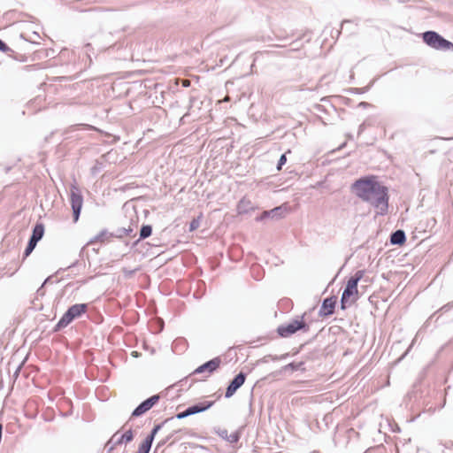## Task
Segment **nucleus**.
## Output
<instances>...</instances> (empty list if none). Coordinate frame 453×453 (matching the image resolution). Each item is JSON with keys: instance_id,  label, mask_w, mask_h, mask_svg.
I'll use <instances>...</instances> for the list:
<instances>
[{"instance_id": "4", "label": "nucleus", "mask_w": 453, "mask_h": 453, "mask_svg": "<svg viewBox=\"0 0 453 453\" xmlns=\"http://www.w3.org/2000/svg\"><path fill=\"white\" fill-rule=\"evenodd\" d=\"M88 310V304L78 303L71 306L67 311L63 315L58 323V327H65L69 325L74 319L84 314Z\"/></svg>"}, {"instance_id": "22", "label": "nucleus", "mask_w": 453, "mask_h": 453, "mask_svg": "<svg viewBox=\"0 0 453 453\" xmlns=\"http://www.w3.org/2000/svg\"><path fill=\"white\" fill-rule=\"evenodd\" d=\"M296 365H294V364H289V365H286V366L284 367V369H285V370H287L288 368H291L292 370H294V369H296Z\"/></svg>"}, {"instance_id": "7", "label": "nucleus", "mask_w": 453, "mask_h": 453, "mask_svg": "<svg viewBox=\"0 0 453 453\" xmlns=\"http://www.w3.org/2000/svg\"><path fill=\"white\" fill-rule=\"evenodd\" d=\"M213 403H214V402H212V401H206V402L200 403L196 405L190 406L186 411L178 413L176 415V418L178 419H182L188 416H190V415H193L196 413H199V412H203V411L208 410L209 408H211L213 405Z\"/></svg>"}, {"instance_id": "23", "label": "nucleus", "mask_w": 453, "mask_h": 453, "mask_svg": "<svg viewBox=\"0 0 453 453\" xmlns=\"http://www.w3.org/2000/svg\"><path fill=\"white\" fill-rule=\"evenodd\" d=\"M97 239H99V237H96L95 241H90V243L96 242Z\"/></svg>"}, {"instance_id": "16", "label": "nucleus", "mask_w": 453, "mask_h": 453, "mask_svg": "<svg viewBox=\"0 0 453 453\" xmlns=\"http://www.w3.org/2000/svg\"><path fill=\"white\" fill-rule=\"evenodd\" d=\"M201 219H202V213L197 218L193 219V220L190 222V225H189L190 232L196 230L200 226Z\"/></svg>"}, {"instance_id": "5", "label": "nucleus", "mask_w": 453, "mask_h": 453, "mask_svg": "<svg viewBox=\"0 0 453 453\" xmlns=\"http://www.w3.org/2000/svg\"><path fill=\"white\" fill-rule=\"evenodd\" d=\"M70 203L73 212V219L76 222L79 219L83 204L81 191L76 185H73L70 188Z\"/></svg>"}, {"instance_id": "6", "label": "nucleus", "mask_w": 453, "mask_h": 453, "mask_svg": "<svg viewBox=\"0 0 453 453\" xmlns=\"http://www.w3.org/2000/svg\"><path fill=\"white\" fill-rule=\"evenodd\" d=\"M307 328L304 319H296L287 325H282L278 327L277 332L281 337H288L300 329Z\"/></svg>"}, {"instance_id": "2", "label": "nucleus", "mask_w": 453, "mask_h": 453, "mask_svg": "<svg viewBox=\"0 0 453 453\" xmlns=\"http://www.w3.org/2000/svg\"><path fill=\"white\" fill-rule=\"evenodd\" d=\"M364 271H357L355 275L348 280L346 288L344 289L341 299V307L342 310L346 309L347 306L354 303L357 299V284L358 281L364 277Z\"/></svg>"}, {"instance_id": "20", "label": "nucleus", "mask_w": 453, "mask_h": 453, "mask_svg": "<svg viewBox=\"0 0 453 453\" xmlns=\"http://www.w3.org/2000/svg\"><path fill=\"white\" fill-rule=\"evenodd\" d=\"M0 50L3 52H8L10 50V48L2 40H0Z\"/></svg>"}, {"instance_id": "8", "label": "nucleus", "mask_w": 453, "mask_h": 453, "mask_svg": "<svg viewBox=\"0 0 453 453\" xmlns=\"http://www.w3.org/2000/svg\"><path fill=\"white\" fill-rule=\"evenodd\" d=\"M221 365L220 357H214L213 359L206 362L205 364L197 367L194 373H203L207 372V376H210L213 372H215Z\"/></svg>"}, {"instance_id": "1", "label": "nucleus", "mask_w": 453, "mask_h": 453, "mask_svg": "<svg viewBox=\"0 0 453 453\" xmlns=\"http://www.w3.org/2000/svg\"><path fill=\"white\" fill-rule=\"evenodd\" d=\"M352 191L365 202L370 203L380 215H385L388 210V188L372 175L358 179L351 186Z\"/></svg>"}, {"instance_id": "3", "label": "nucleus", "mask_w": 453, "mask_h": 453, "mask_svg": "<svg viewBox=\"0 0 453 453\" xmlns=\"http://www.w3.org/2000/svg\"><path fill=\"white\" fill-rule=\"evenodd\" d=\"M422 37L423 41L433 49L438 50H453V43L444 39L436 32H425Z\"/></svg>"}, {"instance_id": "18", "label": "nucleus", "mask_w": 453, "mask_h": 453, "mask_svg": "<svg viewBox=\"0 0 453 453\" xmlns=\"http://www.w3.org/2000/svg\"><path fill=\"white\" fill-rule=\"evenodd\" d=\"M133 438H134L133 432L131 430H128L122 434L119 442H123V441L129 442L133 440Z\"/></svg>"}, {"instance_id": "11", "label": "nucleus", "mask_w": 453, "mask_h": 453, "mask_svg": "<svg viewBox=\"0 0 453 453\" xmlns=\"http://www.w3.org/2000/svg\"><path fill=\"white\" fill-rule=\"evenodd\" d=\"M336 302L337 298L335 296L326 298L323 301L321 308L319 310V315L321 317H327L332 315L334 311Z\"/></svg>"}, {"instance_id": "15", "label": "nucleus", "mask_w": 453, "mask_h": 453, "mask_svg": "<svg viewBox=\"0 0 453 453\" xmlns=\"http://www.w3.org/2000/svg\"><path fill=\"white\" fill-rule=\"evenodd\" d=\"M151 233H152V228L150 226H149V225L142 226V227L141 228V231H140V238L145 239V238L150 236Z\"/></svg>"}, {"instance_id": "17", "label": "nucleus", "mask_w": 453, "mask_h": 453, "mask_svg": "<svg viewBox=\"0 0 453 453\" xmlns=\"http://www.w3.org/2000/svg\"><path fill=\"white\" fill-rule=\"evenodd\" d=\"M37 242H35L34 240L30 239L26 250H25V257H28L31 252L34 250V249L35 248Z\"/></svg>"}, {"instance_id": "9", "label": "nucleus", "mask_w": 453, "mask_h": 453, "mask_svg": "<svg viewBox=\"0 0 453 453\" xmlns=\"http://www.w3.org/2000/svg\"><path fill=\"white\" fill-rule=\"evenodd\" d=\"M159 400V395H155L142 402L132 413L133 417H138L150 411Z\"/></svg>"}, {"instance_id": "12", "label": "nucleus", "mask_w": 453, "mask_h": 453, "mask_svg": "<svg viewBox=\"0 0 453 453\" xmlns=\"http://www.w3.org/2000/svg\"><path fill=\"white\" fill-rule=\"evenodd\" d=\"M161 425H157L151 434L140 444L137 453H149L155 435L160 430Z\"/></svg>"}, {"instance_id": "14", "label": "nucleus", "mask_w": 453, "mask_h": 453, "mask_svg": "<svg viewBox=\"0 0 453 453\" xmlns=\"http://www.w3.org/2000/svg\"><path fill=\"white\" fill-rule=\"evenodd\" d=\"M44 234V226L42 224H36L33 230V234L30 239L38 242L42 239Z\"/></svg>"}, {"instance_id": "19", "label": "nucleus", "mask_w": 453, "mask_h": 453, "mask_svg": "<svg viewBox=\"0 0 453 453\" xmlns=\"http://www.w3.org/2000/svg\"><path fill=\"white\" fill-rule=\"evenodd\" d=\"M287 162V157H286V155L283 154L281 155V157H280L279 159V163H278V166H277V169L278 170H280L282 165H285Z\"/></svg>"}, {"instance_id": "10", "label": "nucleus", "mask_w": 453, "mask_h": 453, "mask_svg": "<svg viewBox=\"0 0 453 453\" xmlns=\"http://www.w3.org/2000/svg\"><path fill=\"white\" fill-rule=\"evenodd\" d=\"M246 376L244 373L240 372L237 374L234 380L230 382L229 386L226 390V397L229 398L234 395V394L240 388L245 382Z\"/></svg>"}, {"instance_id": "13", "label": "nucleus", "mask_w": 453, "mask_h": 453, "mask_svg": "<svg viewBox=\"0 0 453 453\" xmlns=\"http://www.w3.org/2000/svg\"><path fill=\"white\" fill-rule=\"evenodd\" d=\"M390 242L393 244H403L405 242V234L404 232L402 230L395 231L390 238Z\"/></svg>"}, {"instance_id": "21", "label": "nucleus", "mask_w": 453, "mask_h": 453, "mask_svg": "<svg viewBox=\"0 0 453 453\" xmlns=\"http://www.w3.org/2000/svg\"><path fill=\"white\" fill-rule=\"evenodd\" d=\"M181 84L183 87H189L190 86V81L189 80H187V79H184L181 81Z\"/></svg>"}]
</instances>
